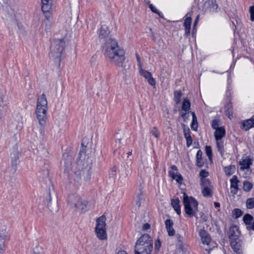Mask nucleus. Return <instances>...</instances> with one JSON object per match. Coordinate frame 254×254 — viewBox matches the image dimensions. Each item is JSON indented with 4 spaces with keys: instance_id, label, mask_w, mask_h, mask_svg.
<instances>
[{
    "instance_id": "1",
    "label": "nucleus",
    "mask_w": 254,
    "mask_h": 254,
    "mask_svg": "<svg viewBox=\"0 0 254 254\" xmlns=\"http://www.w3.org/2000/svg\"><path fill=\"white\" fill-rule=\"evenodd\" d=\"M103 51L104 55L111 63L125 69L127 68L125 52L119 46L116 39H107L103 46Z\"/></svg>"
},
{
    "instance_id": "2",
    "label": "nucleus",
    "mask_w": 254,
    "mask_h": 254,
    "mask_svg": "<svg viewBox=\"0 0 254 254\" xmlns=\"http://www.w3.org/2000/svg\"><path fill=\"white\" fill-rule=\"evenodd\" d=\"M95 144L90 143L89 148L87 143L86 151L85 152H81L79 154V160L77 163L78 171L75 172V174L82 180H88L90 178L91 170L95 152Z\"/></svg>"
},
{
    "instance_id": "3",
    "label": "nucleus",
    "mask_w": 254,
    "mask_h": 254,
    "mask_svg": "<svg viewBox=\"0 0 254 254\" xmlns=\"http://www.w3.org/2000/svg\"><path fill=\"white\" fill-rule=\"evenodd\" d=\"M48 105L46 96L42 94L38 97L37 101L35 114L39 124L42 127L46 126L48 120Z\"/></svg>"
},
{
    "instance_id": "4",
    "label": "nucleus",
    "mask_w": 254,
    "mask_h": 254,
    "mask_svg": "<svg viewBox=\"0 0 254 254\" xmlns=\"http://www.w3.org/2000/svg\"><path fill=\"white\" fill-rule=\"evenodd\" d=\"M68 204L73 211L82 213L88 210L91 206L90 203L83 199L81 196L76 194H70L68 196Z\"/></svg>"
},
{
    "instance_id": "5",
    "label": "nucleus",
    "mask_w": 254,
    "mask_h": 254,
    "mask_svg": "<svg viewBox=\"0 0 254 254\" xmlns=\"http://www.w3.org/2000/svg\"><path fill=\"white\" fill-rule=\"evenodd\" d=\"M153 248V240L148 234H144L137 241L135 254H150Z\"/></svg>"
},
{
    "instance_id": "6",
    "label": "nucleus",
    "mask_w": 254,
    "mask_h": 254,
    "mask_svg": "<svg viewBox=\"0 0 254 254\" xmlns=\"http://www.w3.org/2000/svg\"><path fill=\"white\" fill-rule=\"evenodd\" d=\"M66 44L62 40L58 39L54 40L50 46V57L55 59L57 62H60Z\"/></svg>"
},
{
    "instance_id": "7",
    "label": "nucleus",
    "mask_w": 254,
    "mask_h": 254,
    "mask_svg": "<svg viewBox=\"0 0 254 254\" xmlns=\"http://www.w3.org/2000/svg\"><path fill=\"white\" fill-rule=\"evenodd\" d=\"M183 203L186 213L190 217H192L198 211L197 201L192 197L188 196L184 193Z\"/></svg>"
},
{
    "instance_id": "8",
    "label": "nucleus",
    "mask_w": 254,
    "mask_h": 254,
    "mask_svg": "<svg viewBox=\"0 0 254 254\" xmlns=\"http://www.w3.org/2000/svg\"><path fill=\"white\" fill-rule=\"evenodd\" d=\"M106 221V218L104 215L96 219L95 233L97 237L100 240H104L107 239Z\"/></svg>"
},
{
    "instance_id": "9",
    "label": "nucleus",
    "mask_w": 254,
    "mask_h": 254,
    "mask_svg": "<svg viewBox=\"0 0 254 254\" xmlns=\"http://www.w3.org/2000/svg\"><path fill=\"white\" fill-rule=\"evenodd\" d=\"M78 18V9H70V11L66 13L64 18V21L63 23V25L72 28L77 23Z\"/></svg>"
},
{
    "instance_id": "10",
    "label": "nucleus",
    "mask_w": 254,
    "mask_h": 254,
    "mask_svg": "<svg viewBox=\"0 0 254 254\" xmlns=\"http://www.w3.org/2000/svg\"><path fill=\"white\" fill-rule=\"evenodd\" d=\"M47 206L51 212H57L58 210V197L54 191H50L46 197Z\"/></svg>"
},
{
    "instance_id": "11",
    "label": "nucleus",
    "mask_w": 254,
    "mask_h": 254,
    "mask_svg": "<svg viewBox=\"0 0 254 254\" xmlns=\"http://www.w3.org/2000/svg\"><path fill=\"white\" fill-rule=\"evenodd\" d=\"M10 239L9 227L7 223L0 218V242L5 243Z\"/></svg>"
},
{
    "instance_id": "12",
    "label": "nucleus",
    "mask_w": 254,
    "mask_h": 254,
    "mask_svg": "<svg viewBox=\"0 0 254 254\" xmlns=\"http://www.w3.org/2000/svg\"><path fill=\"white\" fill-rule=\"evenodd\" d=\"M225 135V129L223 127H221L220 128L217 129L214 132V137L216 141L217 147L218 151L221 154H223L224 151L223 142L222 139Z\"/></svg>"
},
{
    "instance_id": "13",
    "label": "nucleus",
    "mask_w": 254,
    "mask_h": 254,
    "mask_svg": "<svg viewBox=\"0 0 254 254\" xmlns=\"http://www.w3.org/2000/svg\"><path fill=\"white\" fill-rule=\"evenodd\" d=\"M72 28L62 25V27L58 31V34L59 35V40H62L63 42L67 44L68 43L71 37Z\"/></svg>"
},
{
    "instance_id": "14",
    "label": "nucleus",
    "mask_w": 254,
    "mask_h": 254,
    "mask_svg": "<svg viewBox=\"0 0 254 254\" xmlns=\"http://www.w3.org/2000/svg\"><path fill=\"white\" fill-rule=\"evenodd\" d=\"M139 72L141 75L144 77L150 85L152 86H155L156 81L152 77V74L150 72L143 69L142 67H140L139 68Z\"/></svg>"
},
{
    "instance_id": "15",
    "label": "nucleus",
    "mask_w": 254,
    "mask_h": 254,
    "mask_svg": "<svg viewBox=\"0 0 254 254\" xmlns=\"http://www.w3.org/2000/svg\"><path fill=\"white\" fill-rule=\"evenodd\" d=\"M202 185L203 189L202 190V193L204 196H211L212 195V186L209 180L202 181Z\"/></svg>"
},
{
    "instance_id": "16",
    "label": "nucleus",
    "mask_w": 254,
    "mask_h": 254,
    "mask_svg": "<svg viewBox=\"0 0 254 254\" xmlns=\"http://www.w3.org/2000/svg\"><path fill=\"white\" fill-rule=\"evenodd\" d=\"M62 166L65 172H68L71 168L72 157L67 154L64 156L61 162Z\"/></svg>"
},
{
    "instance_id": "17",
    "label": "nucleus",
    "mask_w": 254,
    "mask_h": 254,
    "mask_svg": "<svg viewBox=\"0 0 254 254\" xmlns=\"http://www.w3.org/2000/svg\"><path fill=\"white\" fill-rule=\"evenodd\" d=\"M239 228L235 225L232 226L229 231V237L230 240H238L240 236Z\"/></svg>"
},
{
    "instance_id": "18",
    "label": "nucleus",
    "mask_w": 254,
    "mask_h": 254,
    "mask_svg": "<svg viewBox=\"0 0 254 254\" xmlns=\"http://www.w3.org/2000/svg\"><path fill=\"white\" fill-rule=\"evenodd\" d=\"M231 246L233 250L238 254H242V243L240 240H230Z\"/></svg>"
},
{
    "instance_id": "19",
    "label": "nucleus",
    "mask_w": 254,
    "mask_h": 254,
    "mask_svg": "<svg viewBox=\"0 0 254 254\" xmlns=\"http://www.w3.org/2000/svg\"><path fill=\"white\" fill-rule=\"evenodd\" d=\"M165 224L168 235L171 237L174 236L175 235V230L173 228V221L170 219H168L166 220Z\"/></svg>"
},
{
    "instance_id": "20",
    "label": "nucleus",
    "mask_w": 254,
    "mask_h": 254,
    "mask_svg": "<svg viewBox=\"0 0 254 254\" xmlns=\"http://www.w3.org/2000/svg\"><path fill=\"white\" fill-rule=\"evenodd\" d=\"M239 164L241 170L248 169L250 168V165L252 164V160L248 157L242 159L240 161Z\"/></svg>"
},
{
    "instance_id": "21",
    "label": "nucleus",
    "mask_w": 254,
    "mask_h": 254,
    "mask_svg": "<svg viewBox=\"0 0 254 254\" xmlns=\"http://www.w3.org/2000/svg\"><path fill=\"white\" fill-rule=\"evenodd\" d=\"M231 181V192L233 194H236L238 190V183L239 181L236 176H234L230 180Z\"/></svg>"
},
{
    "instance_id": "22",
    "label": "nucleus",
    "mask_w": 254,
    "mask_h": 254,
    "mask_svg": "<svg viewBox=\"0 0 254 254\" xmlns=\"http://www.w3.org/2000/svg\"><path fill=\"white\" fill-rule=\"evenodd\" d=\"M199 234L201 237L202 243L208 246L211 241V238L209 235L203 230L200 231Z\"/></svg>"
},
{
    "instance_id": "23",
    "label": "nucleus",
    "mask_w": 254,
    "mask_h": 254,
    "mask_svg": "<svg viewBox=\"0 0 254 254\" xmlns=\"http://www.w3.org/2000/svg\"><path fill=\"white\" fill-rule=\"evenodd\" d=\"M243 128L245 130H248L250 128L254 127V115L253 117L247 120H246L243 123Z\"/></svg>"
},
{
    "instance_id": "24",
    "label": "nucleus",
    "mask_w": 254,
    "mask_h": 254,
    "mask_svg": "<svg viewBox=\"0 0 254 254\" xmlns=\"http://www.w3.org/2000/svg\"><path fill=\"white\" fill-rule=\"evenodd\" d=\"M180 202L178 198L173 199L171 200V205L178 215H180L181 212Z\"/></svg>"
},
{
    "instance_id": "25",
    "label": "nucleus",
    "mask_w": 254,
    "mask_h": 254,
    "mask_svg": "<svg viewBox=\"0 0 254 254\" xmlns=\"http://www.w3.org/2000/svg\"><path fill=\"white\" fill-rule=\"evenodd\" d=\"M20 155V152L18 150L17 146L16 145L10 153V158L12 161H16Z\"/></svg>"
},
{
    "instance_id": "26",
    "label": "nucleus",
    "mask_w": 254,
    "mask_h": 254,
    "mask_svg": "<svg viewBox=\"0 0 254 254\" xmlns=\"http://www.w3.org/2000/svg\"><path fill=\"white\" fill-rule=\"evenodd\" d=\"M191 23V18L190 17H187L184 23V26L185 27L186 34L188 35L190 32V25Z\"/></svg>"
},
{
    "instance_id": "27",
    "label": "nucleus",
    "mask_w": 254,
    "mask_h": 254,
    "mask_svg": "<svg viewBox=\"0 0 254 254\" xmlns=\"http://www.w3.org/2000/svg\"><path fill=\"white\" fill-rule=\"evenodd\" d=\"M144 183V181L142 178L139 181V186L140 187L139 189V192H138L136 194V201L137 202H139L141 200H142L143 198V192L141 190L142 185Z\"/></svg>"
},
{
    "instance_id": "28",
    "label": "nucleus",
    "mask_w": 254,
    "mask_h": 254,
    "mask_svg": "<svg viewBox=\"0 0 254 254\" xmlns=\"http://www.w3.org/2000/svg\"><path fill=\"white\" fill-rule=\"evenodd\" d=\"M109 34V30L105 26H102L101 27L100 32H99V37L102 38H104L107 36Z\"/></svg>"
},
{
    "instance_id": "29",
    "label": "nucleus",
    "mask_w": 254,
    "mask_h": 254,
    "mask_svg": "<svg viewBox=\"0 0 254 254\" xmlns=\"http://www.w3.org/2000/svg\"><path fill=\"white\" fill-rule=\"evenodd\" d=\"M179 173L178 172L177 167L173 165L171 167V170L169 172V175L172 179H175L177 175Z\"/></svg>"
},
{
    "instance_id": "30",
    "label": "nucleus",
    "mask_w": 254,
    "mask_h": 254,
    "mask_svg": "<svg viewBox=\"0 0 254 254\" xmlns=\"http://www.w3.org/2000/svg\"><path fill=\"white\" fill-rule=\"evenodd\" d=\"M190 113H191V114L192 115V123L191 124V127L194 130H196L197 127H198L197 118H196V117L195 115V113L194 112H191Z\"/></svg>"
},
{
    "instance_id": "31",
    "label": "nucleus",
    "mask_w": 254,
    "mask_h": 254,
    "mask_svg": "<svg viewBox=\"0 0 254 254\" xmlns=\"http://www.w3.org/2000/svg\"><path fill=\"white\" fill-rule=\"evenodd\" d=\"M190 103L189 99L185 98L184 99L182 109L185 111H189L190 109Z\"/></svg>"
},
{
    "instance_id": "32",
    "label": "nucleus",
    "mask_w": 254,
    "mask_h": 254,
    "mask_svg": "<svg viewBox=\"0 0 254 254\" xmlns=\"http://www.w3.org/2000/svg\"><path fill=\"white\" fill-rule=\"evenodd\" d=\"M7 102L6 97L4 95V93L0 88V106L4 105Z\"/></svg>"
},
{
    "instance_id": "33",
    "label": "nucleus",
    "mask_w": 254,
    "mask_h": 254,
    "mask_svg": "<svg viewBox=\"0 0 254 254\" xmlns=\"http://www.w3.org/2000/svg\"><path fill=\"white\" fill-rule=\"evenodd\" d=\"M184 135L185 137L187 140V145L188 147H189L192 142V140L189 131H186V130H184Z\"/></svg>"
},
{
    "instance_id": "34",
    "label": "nucleus",
    "mask_w": 254,
    "mask_h": 254,
    "mask_svg": "<svg viewBox=\"0 0 254 254\" xmlns=\"http://www.w3.org/2000/svg\"><path fill=\"white\" fill-rule=\"evenodd\" d=\"M235 171L234 166H229L225 168V172L226 175L229 176L233 174Z\"/></svg>"
},
{
    "instance_id": "35",
    "label": "nucleus",
    "mask_w": 254,
    "mask_h": 254,
    "mask_svg": "<svg viewBox=\"0 0 254 254\" xmlns=\"http://www.w3.org/2000/svg\"><path fill=\"white\" fill-rule=\"evenodd\" d=\"M182 94L181 91H175L174 92V101L176 104H179L180 103L181 98Z\"/></svg>"
},
{
    "instance_id": "36",
    "label": "nucleus",
    "mask_w": 254,
    "mask_h": 254,
    "mask_svg": "<svg viewBox=\"0 0 254 254\" xmlns=\"http://www.w3.org/2000/svg\"><path fill=\"white\" fill-rule=\"evenodd\" d=\"M177 238L178 239V247L182 251H184L186 249L185 245L183 243L182 237L180 235H178Z\"/></svg>"
},
{
    "instance_id": "37",
    "label": "nucleus",
    "mask_w": 254,
    "mask_h": 254,
    "mask_svg": "<svg viewBox=\"0 0 254 254\" xmlns=\"http://www.w3.org/2000/svg\"><path fill=\"white\" fill-rule=\"evenodd\" d=\"M202 153L200 150H198L196 154V163L197 165L201 167L203 165V163L201 162V158H202Z\"/></svg>"
},
{
    "instance_id": "38",
    "label": "nucleus",
    "mask_w": 254,
    "mask_h": 254,
    "mask_svg": "<svg viewBox=\"0 0 254 254\" xmlns=\"http://www.w3.org/2000/svg\"><path fill=\"white\" fill-rule=\"evenodd\" d=\"M42 9L44 12H47L49 11L51 8V5L49 3L50 2L47 1H42Z\"/></svg>"
},
{
    "instance_id": "39",
    "label": "nucleus",
    "mask_w": 254,
    "mask_h": 254,
    "mask_svg": "<svg viewBox=\"0 0 254 254\" xmlns=\"http://www.w3.org/2000/svg\"><path fill=\"white\" fill-rule=\"evenodd\" d=\"M253 185L249 182L245 181L243 184V189L246 191H249L252 188Z\"/></svg>"
},
{
    "instance_id": "40",
    "label": "nucleus",
    "mask_w": 254,
    "mask_h": 254,
    "mask_svg": "<svg viewBox=\"0 0 254 254\" xmlns=\"http://www.w3.org/2000/svg\"><path fill=\"white\" fill-rule=\"evenodd\" d=\"M63 85L62 83H59L56 87V92L57 95H61L63 93Z\"/></svg>"
},
{
    "instance_id": "41",
    "label": "nucleus",
    "mask_w": 254,
    "mask_h": 254,
    "mask_svg": "<svg viewBox=\"0 0 254 254\" xmlns=\"http://www.w3.org/2000/svg\"><path fill=\"white\" fill-rule=\"evenodd\" d=\"M246 206L248 209H252L254 207V198H250L247 200Z\"/></svg>"
},
{
    "instance_id": "42",
    "label": "nucleus",
    "mask_w": 254,
    "mask_h": 254,
    "mask_svg": "<svg viewBox=\"0 0 254 254\" xmlns=\"http://www.w3.org/2000/svg\"><path fill=\"white\" fill-rule=\"evenodd\" d=\"M199 176L201 178V184H202V181L208 180L206 179V177L208 176V172L204 170H202L199 173Z\"/></svg>"
},
{
    "instance_id": "43",
    "label": "nucleus",
    "mask_w": 254,
    "mask_h": 254,
    "mask_svg": "<svg viewBox=\"0 0 254 254\" xmlns=\"http://www.w3.org/2000/svg\"><path fill=\"white\" fill-rule=\"evenodd\" d=\"M253 217L250 214H246L243 217V220L246 224H250L253 221Z\"/></svg>"
},
{
    "instance_id": "44",
    "label": "nucleus",
    "mask_w": 254,
    "mask_h": 254,
    "mask_svg": "<svg viewBox=\"0 0 254 254\" xmlns=\"http://www.w3.org/2000/svg\"><path fill=\"white\" fill-rule=\"evenodd\" d=\"M205 152L206 155L208 156L210 160H212V152L211 148L210 146H206L205 147Z\"/></svg>"
},
{
    "instance_id": "45",
    "label": "nucleus",
    "mask_w": 254,
    "mask_h": 254,
    "mask_svg": "<svg viewBox=\"0 0 254 254\" xmlns=\"http://www.w3.org/2000/svg\"><path fill=\"white\" fill-rule=\"evenodd\" d=\"M42 250L43 248L42 247L39 246H36L33 250V254H41Z\"/></svg>"
},
{
    "instance_id": "46",
    "label": "nucleus",
    "mask_w": 254,
    "mask_h": 254,
    "mask_svg": "<svg viewBox=\"0 0 254 254\" xmlns=\"http://www.w3.org/2000/svg\"><path fill=\"white\" fill-rule=\"evenodd\" d=\"M151 133L157 138H159L160 136V132L158 131L157 128L156 127L152 128L151 131Z\"/></svg>"
},
{
    "instance_id": "47",
    "label": "nucleus",
    "mask_w": 254,
    "mask_h": 254,
    "mask_svg": "<svg viewBox=\"0 0 254 254\" xmlns=\"http://www.w3.org/2000/svg\"><path fill=\"white\" fill-rule=\"evenodd\" d=\"M219 126V125L218 121L215 120L212 121V127L213 129H215V130L220 128Z\"/></svg>"
},
{
    "instance_id": "48",
    "label": "nucleus",
    "mask_w": 254,
    "mask_h": 254,
    "mask_svg": "<svg viewBox=\"0 0 254 254\" xmlns=\"http://www.w3.org/2000/svg\"><path fill=\"white\" fill-rule=\"evenodd\" d=\"M249 12L250 13V19L252 21H254V6L250 7Z\"/></svg>"
},
{
    "instance_id": "49",
    "label": "nucleus",
    "mask_w": 254,
    "mask_h": 254,
    "mask_svg": "<svg viewBox=\"0 0 254 254\" xmlns=\"http://www.w3.org/2000/svg\"><path fill=\"white\" fill-rule=\"evenodd\" d=\"M242 211L239 209H235L233 210V214L236 218H238L242 215Z\"/></svg>"
},
{
    "instance_id": "50",
    "label": "nucleus",
    "mask_w": 254,
    "mask_h": 254,
    "mask_svg": "<svg viewBox=\"0 0 254 254\" xmlns=\"http://www.w3.org/2000/svg\"><path fill=\"white\" fill-rule=\"evenodd\" d=\"M174 180H176L177 183L179 185L182 184L183 181V177L180 173L178 175H177L176 178Z\"/></svg>"
},
{
    "instance_id": "51",
    "label": "nucleus",
    "mask_w": 254,
    "mask_h": 254,
    "mask_svg": "<svg viewBox=\"0 0 254 254\" xmlns=\"http://www.w3.org/2000/svg\"><path fill=\"white\" fill-rule=\"evenodd\" d=\"M161 246V241L159 239H158L155 243V249L157 250H159L160 247Z\"/></svg>"
},
{
    "instance_id": "52",
    "label": "nucleus",
    "mask_w": 254,
    "mask_h": 254,
    "mask_svg": "<svg viewBox=\"0 0 254 254\" xmlns=\"http://www.w3.org/2000/svg\"><path fill=\"white\" fill-rule=\"evenodd\" d=\"M5 243L0 242V254H2L4 251Z\"/></svg>"
},
{
    "instance_id": "53",
    "label": "nucleus",
    "mask_w": 254,
    "mask_h": 254,
    "mask_svg": "<svg viewBox=\"0 0 254 254\" xmlns=\"http://www.w3.org/2000/svg\"><path fill=\"white\" fill-rule=\"evenodd\" d=\"M182 117L184 119V121H186L187 119H188L190 117L189 113H186L182 114Z\"/></svg>"
},
{
    "instance_id": "54",
    "label": "nucleus",
    "mask_w": 254,
    "mask_h": 254,
    "mask_svg": "<svg viewBox=\"0 0 254 254\" xmlns=\"http://www.w3.org/2000/svg\"><path fill=\"white\" fill-rule=\"evenodd\" d=\"M150 229V225L148 223H145L143 225L142 227V229L144 231H146L148 229Z\"/></svg>"
},
{
    "instance_id": "55",
    "label": "nucleus",
    "mask_w": 254,
    "mask_h": 254,
    "mask_svg": "<svg viewBox=\"0 0 254 254\" xmlns=\"http://www.w3.org/2000/svg\"><path fill=\"white\" fill-rule=\"evenodd\" d=\"M149 7L152 12L154 13H158V10L154 6H153L152 4H150L149 5Z\"/></svg>"
},
{
    "instance_id": "56",
    "label": "nucleus",
    "mask_w": 254,
    "mask_h": 254,
    "mask_svg": "<svg viewBox=\"0 0 254 254\" xmlns=\"http://www.w3.org/2000/svg\"><path fill=\"white\" fill-rule=\"evenodd\" d=\"M226 113L227 116L228 117V118L229 119H231V117L232 116V113L230 111L227 110L226 111Z\"/></svg>"
},
{
    "instance_id": "57",
    "label": "nucleus",
    "mask_w": 254,
    "mask_h": 254,
    "mask_svg": "<svg viewBox=\"0 0 254 254\" xmlns=\"http://www.w3.org/2000/svg\"><path fill=\"white\" fill-rule=\"evenodd\" d=\"M137 61L138 62L139 68L140 67H141V64L140 59V57L138 56H137Z\"/></svg>"
},
{
    "instance_id": "58",
    "label": "nucleus",
    "mask_w": 254,
    "mask_h": 254,
    "mask_svg": "<svg viewBox=\"0 0 254 254\" xmlns=\"http://www.w3.org/2000/svg\"><path fill=\"white\" fill-rule=\"evenodd\" d=\"M117 254H127V253L123 250L119 251Z\"/></svg>"
},
{
    "instance_id": "59",
    "label": "nucleus",
    "mask_w": 254,
    "mask_h": 254,
    "mask_svg": "<svg viewBox=\"0 0 254 254\" xmlns=\"http://www.w3.org/2000/svg\"><path fill=\"white\" fill-rule=\"evenodd\" d=\"M214 205L216 207H219L220 206V204L218 202H214Z\"/></svg>"
},
{
    "instance_id": "60",
    "label": "nucleus",
    "mask_w": 254,
    "mask_h": 254,
    "mask_svg": "<svg viewBox=\"0 0 254 254\" xmlns=\"http://www.w3.org/2000/svg\"><path fill=\"white\" fill-rule=\"evenodd\" d=\"M198 19V16L196 17V18L194 22V27L196 25Z\"/></svg>"
},
{
    "instance_id": "61",
    "label": "nucleus",
    "mask_w": 254,
    "mask_h": 254,
    "mask_svg": "<svg viewBox=\"0 0 254 254\" xmlns=\"http://www.w3.org/2000/svg\"><path fill=\"white\" fill-rule=\"evenodd\" d=\"M215 1H214L213 0H209L208 2V3H212V4H214V3L215 2Z\"/></svg>"
},
{
    "instance_id": "62",
    "label": "nucleus",
    "mask_w": 254,
    "mask_h": 254,
    "mask_svg": "<svg viewBox=\"0 0 254 254\" xmlns=\"http://www.w3.org/2000/svg\"><path fill=\"white\" fill-rule=\"evenodd\" d=\"M251 228L252 229L254 230V221H253V222H252Z\"/></svg>"
},
{
    "instance_id": "63",
    "label": "nucleus",
    "mask_w": 254,
    "mask_h": 254,
    "mask_svg": "<svg viewBox=\"0 0 254 254\" xmlns=\"http://www.w3.org/2000/svg\"><path fill=\"white\" fill-rule=\"evenodd\" d=\"M201 218H202V219L204 221H206V220H207V219H206V216H204V217L201 216Z\"/></svg>"
},
{
    "instance_id": "64",
    "label": "nucleus",
    "mask_w": 254,
    "mask_h": 254,
    "mask_svg": "<svg viewBox=\"0 0 254 254\" xmlns=\"http://www.w3.org/2000/svg\"><path fill=\"white\" fill-rule=\"evenodd\" d=\"M213 7H214V8H217V4H215V3H214V6H213Z\"/></svg>"
}]
</instances>
